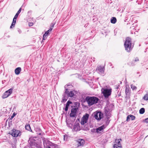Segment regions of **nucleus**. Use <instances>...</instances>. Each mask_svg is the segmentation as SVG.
I'll return each instance as SVG.
<instances>
[{"mask_svg": "<svg viewBox=\"0 0 148 148\" xmlns=\"http://www.w3.org/2000/svg\"><path fill=\"white\" fill-rule=\"evenodd\" d=\"M125 93L126 95H128L130 93V89L129 87H126L125 88Z\"/></svg>", "mask_w": 148, "mask_h": 148, "instance_id": "obj_23", "label": "nucleus"}, {"mask_svg": "<svg viewBox=\"0 0 148 148\" xmlns=\"http://www.w3.org/2000/svg\"><path fill=\"white\" fill-rule=\"evenodd\" d=\"M36 131L37 132V134L38 135H42V131L40 128H36Z\"/></svg>", "mask_w": 148, "mask_h": 148, "instance_id": "obj_19", "label": "nucleus"}, {"mask_svg": "<svg viewBox=\"0 0 148 148\" xmlns=\"http://www.w3.org/2000/svg\"><path fill=\"white\" fill-rule=\"evenodd\" d=\"M147 95H148V91L147 92Z\"/></svg>", "mask_w": 148, "mask_h": 148, "instance_id": "obj_45", "label": "nucleus"}, {"mask_svg": "<svg viewBox=\"0 0 148 148\" xmlns=\"http://www.w3.org/2000/svg\"><path fill=\"white\" fill-rule=\"evenodd\" d=\"M106 125H103L102 126L99 127L97 129V133H99V132L103 130L106 127Z\"/></svg>", "mask_w": 148, "mask_h": 148, "instance_id": "obj_14", "label": "nucleus"}, {"mask_svg": "<svg viewBox=\"0 0 148 148\" xmlns=\"http://www.w3.org/2000/svg\"><path fill=\"white\" fill-rule=\"evenodd\" d=\"M69 86V85H67V86Z\"/></svg>", "mask_w": 148, "mask_h": 148, "instance_id": "obj_44", "label": "nucleus"}, {"mask_svg": "<svg viewBox=\"0 0 148 148\" xmlns=\"http://www.w3.org/2000/svg\"><path fill=\"white\" fill-rule=\"evenodd\" d=\"M94 117L97 120H99L98 112L95 113Z\"/></svg>", "mask_w": 148, "mask_h": 148, "instance_id": "obj_27", "label": "nucleus"}, {"mask_svg": "<svg viewBox=\"0 0 148 148\" xmlns=\"http://www.w3.org/2000/svg\"><path fill=\"white\" fill-rule=\"evenodd\" d=\"M99 100V99L98 97L94 96L90 97L88 96L85 98L86 101L89 106L97 103Z\"/></svg>", "mask_w": 148, "mask_h": 148, "instance_id": "obj_2", "label": "nucleus"}, {"mask_svg": "<svg viewBox=\"0 0 148 148\" xmlns=\"http://www.w3.org/2000/svg\"><path fill=\"white\" fill-rule=\"evenodd\" d=\"M21 71V68L19 67H18L15 70V73L16 75H18L20 73Z\"/></svg>", "mask_w": 148, "mask_h": 148, "instance_id": "obj_18", "label": "nucleus"}, {"mask_svg": "<svg viewBox=\"0 0 148 148\" xmlns=\"http://www.w3.org/2000/svg\"><path fill=\"white\" fill-rule=\"evenodd\" d=\"M131 87L133 90H136L137 89V87L133 85H131Z\"/></svg>", "mask_w": 148, "mask_h": 148, "instance_id": "obj_31", "label": "nucleus"}, {"mask_svg": "<svg viewBox=\"0 0 148 148\" xmlns=\"http://www.w3.org/2000/svg\"><path fill=\"white\" fill-rule=\"evenodd\" d=\"M52 28H50L48 30L45 32V34L43 35V40H45L47 39L48 36L49 34V33L52 31Z\"/></svg>", "mask_w": 148, "mask_h": 148, "instance_id": "obj_13", "label": "nucleus"}, {"mask_svg": "<svg viewBox=\"0 0 148 148\" xmlns=\"http://www.w3.org/2000/svg\"><path fill=\"white\" fill-rule=\"evenodd\" d=\"M13 89L14 88L12 87L8 90L6 91L2 96L3 99H5L9 96L12 93Z\"/></svg>", "mask_w": 148, "mask_h": 148, "instance_id": "obj_8", "label": "nucleus"}, {"mask_svg": "<svg viewBox=\"0 0 148 148\" xmlns=\"http://www.w3.org/2000/svg\"><path fill=\"white\" fill-rule=\"evenodd\" d=\"M124 46L127 52H130L131 51L132 48V47L131 39L130 38H126L124 43Z\"/></svg>", "mask_w": 148, "mask_h": 148, "instance_id": "obj_3", "label": "nucleus"}, {"mask_svg": "<svg viewBox=\"0 0 148 148\" xmlns=\"http://www.w3.org/2000/svg\"><path fill=\"white\" fill-rule=\"evenodd\" d=\"M67 126L69 127L72 128L73 126V124L71 123H67Z\"/></svg>", "mask_w": 148, "mask_h": 148, "instance_id": "obj_30", "label": "nucleus"}, {"mask_svg": "<svg viewBox=\"0 0 148 148\" xmlns=\"http://www.w3.org/2000/svg\"><path fill=\"white\" fill-rule=\"evenodd\" d=\"M20 132L19 131L17 130H16L13 129L11 133V134L13 137H16L19 135Z\"/></svg>", "mask_w": 148, "mask_h": 148, "instance_id": "obj_10", "label": "nucleus"}, {"mask_svg": "<svg viewBox=\"0 0 148 148\" xmlns=\"http://www.w3.org/2000/svg\"><path fill=\"white\" fill-rule=\"evenodd\" d=\"M105 67L103 66H99L97 67L96 71L101 75L103 76L104 74Z\"/></svg>", "mask_w": 148, "mask_h": 148, "instance_id": "obj_5", "label": "nucleus"}, {"mask_svg": "<svg viewBox=\"0 0 148 148\" xmlns=\"http://www.w3.org/2000/svg\"><path fill=\"white\" fill-rule=\"evenodd\" d=\"M66 135H64V140H65V138H66L67 137Z\"/></svg>", "mask_w": 148, "mask_h": 148, "instance_id": "obj_40", "label": "nucleus"}, {"mask_svg": "<svg viewBox=\"0 0 148 148\" xmlns=\"http://www.w3.org/2000/svg\"><path fill=\"white\" fill-rule=\"evenodd\" d=\"M25 129L29 131L32 132V130L31 129V127L30 126V125L29 124L25 126Z\"/></svg>", "mask_w": 148, "mask_h": 148, "instance_id": "obj_21", "label": "nucleus"}, {"mask_svg": "<svg viewBox=\"0 0 148 148\" xmlns=\"http://www.w3.org/2000/svg\"><path fill=\"white\" fill-rule=\"evenodd\" d=\"M145 112V109L144 108H141L139 110V113L140 114H142L144 113Z\"/></svg>", "mask_w": 148, "mask_h": 148, "instance_id": "obj_25", "label": "nucleus"}, {"mask_svg": "<svg viewBox=\"0 0 148 148\" xmlns=\"http://www.w3.org/2000/svg\"><path fill=\"white\" fill-rule=\"evenodd\" d=\"M121 140V139H116L115 141V144H117L118 145L121 146V145L120 143V141Z\"/></svg>", "mask_w": 148, "mask_h": 148, "instance_id": "obj_22", "label": "nucleus"}, {"mask_svg": "<svg viewBox=\"0 0 148 148\" xmlns=\"http://www.w3.org/2000/svg\"><path fill=\"white\" fill-rule=\"evenodd\" d=\"M33 25V23L32 22H29V26H32Z\"/></svg>", "mask_w": 148, "mask_h": 148, "instance_id": "obj_35", "label": "nucleus"}, {"mask_svg": "<svg viewBox=\"0 0 148 148\" xmlns=\"http://www.w3.org/2000/svg\"><path fill=\"white\" fill-rule=\"evenodd\" d=\"M21 8H20L19 9V10H18V11L16 13V14H15V16H14V17H16L17 18L19 14L21 12Z\"/></svg>", "mask_w": 148, "mask_h": 148, "instance_id": "obj_26", "label": "nucleus"}, {"mask_svg": "<svg viewBox=\"0 0 148 148\" xmlns=\"http://www.w3.org/2000/svg\"><path fill=\"white\" fill-rule=\"evenodd\" d=\"M18 32L19 33V34H21V31L19 29H18Z\"/></svg>", "mask_w": 148, "mask_h": 148, "instance_id": "obj_39", "label": "nucleus"}, {"mask_svg": "<svg viewBox=\"0 0 148 148\" xmlns=\"http://www.w3.org/2000/svg\"><path fill=\"white\" fill-rule=\"evenodd\" d=\"M48 148H51L50 147H48Z\"/></svg>", "mask_w": 148, "mask_h": 148, "instance_id": "obj_46", "label": "nucleus"}, {"mask_svg": "<svg viewBox=\"0 0 148 148\" xmlns=\"http://www.w3.org/2000/svg\"><path fill=\"white\" fill-rule=\"evenodd\" d=\"M72 103V102L70 101H68L66 103L65 108V111H67L68 110L69 107V105Z\"/></svg>", "mask_w": 148, "mask_h": 148, "instance_id": "obj_17", "label": "nucleus"}, {"mask_svg": "<svg viewBox=\"0 0 148 148\" xmlns=\"http://www.w3.org/2000/svg\"><path fill=\"white\" fill-rule=\"evenodd\" d=\"M88 127H86L85 128L86 130H88Z\"/></svg>", "mask_w": 148, "mask_h": 148, "instance_id": "obj_41", "label": "nucleus"}, {"mask_svg": "<svg viewBox=\"0 0 148 148\" xmlns=\"http://www.w3.org/2000/svg\"><path fill=\"white\" fill-rule=\"evenodd\" d=\"M143 99L145 100H148V95H147V93L143 97Z\"/></svg>", "mask_w": 148, "mask_h": 148, "instance_id": "obj_28", "label": "nucleus"}, {"mask_svg": "<svg viewBox=\"0 0 148 148\" xmlns=\"http://www.w3.org/2000/svg\"><path fill=\"white\" fill-rule=\"evenodd\" d=\"M81 129L79 124L78 122H75L73 126V131H79Z\"/></svg>", "mask_w": 148, "mask_h": 148, "instance_id": "obj_9", "label": "nucleus"}, {"mask_svg": "<svg viewBox=\"0 0 148 148\" xmlns=\"http://www.w3.org/2000/svg\"><path fill=\"white\" fill-rule=\"evenodd\" d=\"M113 148H122V147L121 146L114 144L113 146Z\"/></svg>", "mask_w": 148, "mask_h": 148, "instance_id": "obj_29", "label": "nucleus"}, {"mask_svg": "<svg viewBox=\"0 0 148 148\" xmlns=\"http://www.w3.org/2000/svg\"><path fill=\"white\" fill-rule=\"evenodd\" d=\"M116 22V19L115 17L111 18L110 20V22L113 24H115Z\"/></svg>", "mask_w": 148, "mask_h": 148, "instance_id": "obj_20", "label": "nucleus"}, {"mask_svg": "<svg viewBox=\"0 0 148 148\" xmlns=\"http://www.w3.org/2000/svg\"><path fill=\"white\" fill-rule=\"evenodd\" d=\"M77 145L78 147L83 146L85 143V141L83 139H79L77 141Z\"/></svg>", "mask_w": 148, "mask_h": 148, "instance_id": "obj_12", "label": "nucleus"}, {"mask_svg": "<svg viewBox=\"0 0 148 148\" xmlns=\"http://www.w3.org/2000/svg\"><path fill=\"white\" fill-rule=\"evenodd\" d=\"M66 86H64L65 91L62 95L63 97L61 101L62 103L66 102L68 97H72L75 95L74 92L73 91H69L66 88Z\"/></svg>", "mask_w": 148, "mask_h": 148, "instance_id": "obj_1", "label": "nucleus"}, {"mask_svg": "<svg viewBox=\"0 0 148 148\" xmlns=\"http://www.w3.org/2000/svg\"><path fill=\"white\" fill-rule=\"evenodd\" d=\"M17 18L14 17L12 23L10 26V28L12 29L14 27V26L16 23V19Z\"/></svg>", "mask_w": 148, "mask_h": 148, "instance_id": "obj_16", "label": "nucleus"}, {"mask_svg": "<svg viewBox=\"0 0 148 148\" xmlns=\"http://www.w3.org/2000/svg\"><path fill=\"white\" fill-rule=\"evenodd\" d=\"M111 89H104L102 91V93L105 98H108L111 95Z\"/></svg>", "mask_w": 148, "mask_h": 148, "instance_id": "obj_7", "label": "nucleus"}, {"mask_svg": "<svg viewBox=\"0 0 148 148\" xmlns=\"http://www.w3.org/2000/svg\"><path fill=\"white\" fill-rule=\"evenodd\" d=\"M55 23H52L51 25V27L50 28H53L54 27V26L55 25Z\"/></svg>", "mask_w": 148, "mask_h": 148, "instance_id": "obj_36", "label": "nucleus"}, {"mask_svg": "<svg viewBox=\"0 0 148 148\" xmlns=\"http://www.w3.org/2000/svg\"><path fill=\"white\" fill-rule=\"evenodd\" d=\"M78 108H73L71 109V113L70 114V116L71 117H75Z\"/></svg>", "mask_w": 148, "mask_h": 148, "instance_id": "obj_11", "label": "nucleus"}, {"mask_svg": "<svg viewBox=\"0 0 148 148\" xmlns=\"http://www.w3.org/2000/svg\"><path fill=\"white\" fill-rule=\"evenodd\" d=\"M118 95L119 97V96H120L121 95H120V94H119Z\"/></svg>", "mask_w": 148, "mask_h": 148, "instance_id": "obj_43", "label": "nucleus"}, {"mask_svg": "<svg viewBox=\"0 0 148 148\" xmlns=\"http://www.w3.org/2000/svg\"><path fill=\"white\" fill-rule=\"evenodd\" d=\"M148 136V135L146 136V137H147V136Z\"/></svg>", "mask_w": 148, "mask_h": 148, "instance_id": "obj_47", "label": "nucleus"}, {"mask_svg": "<svg viewBox=\"0 0 148 148\" xmlns=\"http://www.w3.org/2000/svg\"><path fill=\"white\" fill-rule=\"evenodd\" d=\"M144 121L147 123H148V118L145 119L144 120Z\"/></svg>", "mask_w": 148, "mask_h": 148, "instance_id": "obj_37", "label": "nucleus"}, {"mask_svg": "<svg viewBox=\"0 0 148 148\" xmlns=\"http://www.w3.org/2000/svg\"><path fill=\"white\" fill-rule=\"evenodd\" d=\"M106 125H107L109 124L110 122V121H109V119H108L106 118Z\"/></svg>", "mask_w": 148, "mask_h": 148, "instance_id": "obj_33", "label": "nucleus"}, {"mask_svg": "<svg viewBox=\"0 0 148 148\" xmlns=\"http://www.w3.org/2000/svg\"><path fill=\"white\" fill-rule=\"evenodd\" d=\"M112 105L110 104V105H107V106L104 108V112L106 119H109L111 116L110 112L112 110L110 107L112 106Z\"/></svg>", "mask_w": 148, "mask_h": 148, "instance_id": "obj_4", "label": "nucleus"}, {"mask_svg": "<svg viewBox=\"0 0 148 148\" xmlns=\"http://www.w3.org/2000/svg\"><path fill=\"white\" fill-rule=\"evenodd\" d=\"M93 61H94L95 60H94V59H95V58L94 57H93Z\"/></svg>", "mask_w": 148, "mask_h": 148, "instance_id": "obj_42", "label": "nucleus"}, {"mask_svg": "<svg viewBox=\"0 0 148 148\" xmlns=\"http://www.w3.org/2000/svg\"><path fill=\"white\" fill-rule=\"evenodd\" d=\"M97 129L93 128L91 130V132H92L94 133L96 132L97 133Z\"/></svg>", "mask_w": 148, "mask_h": 148, "instance_id": "obj_32", "label": "nucleus"}, {"mask_svg": "<svg viewBox=\"0 0 148 148\" xmlns=\"http://www.w3.org/2000/svg\"><path fill=\"white\" fill-rule=\"evenodd\" d=\"M139 61V59L138 58H136L134 60V61L136 62Z\"/></svg>", "mask_w": 148, "mask_h": 148, "instance_id": "obj_38", "label": "nucleus"}, {"mask_svg": "<svg viewBox=\"0 0 148 148\" xmlns=\"http://www.w3.org/2000/svg\"><path fill=\"white\" fill-rule=\"evenodd\" d=\"M16 115V114H15V113H13L12 116L11 117L10 119L12 120L14 117V116H15Z\"/></svg>", "mask_w": 148, "mask_h": 148, "instance_id": "obj_34", "label": "nucleus"}, {"mask_svg": "<svg viewBox=\"0 0 148 148\" xmlns=\"http://www.w3.org/2000/svg\"><path fill=\"white\" fill-rule=\"evenodd\" d=\"M99 120H100L103 117V114L101 112H98Z\"/></svg>", "mask_w": 148, "mask_h": 148, "instance_id": "obj_24", "label": "nucleus"}, {"mask_svg": "<svg viewBox=\"0 0 148 148\" xmlns=\"http://www.w3.org/2000/svg\"><path fill=\"white\" fill-rule=\"evenodd\" d=\"M89 117V114L87 113H86L83 115L81 119L80 123L82 125H84L88 121Z\"/></svg>", "mask_w": 148, "mask_h": 148, "instance_id": "obj_6", "label": "nucleus"}, {"mask_svg": "<svg viewBox=\"0 0 148 148\" xmlns=\"http://www.w3.org/2000/svg\"><path fill=\"white\" fill-rule=\"evenodd\" d=\"M135 116H134L130 114L127 116L126 121H129L130 118L132 120H133L135 119Z\"/></svg>", "mask_w": 148, "mask_h": 148, "instance_id": "obj_15", "label": "nucleus"}]
</instances>
